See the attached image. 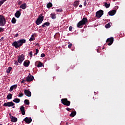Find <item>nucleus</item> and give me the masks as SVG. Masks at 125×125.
Instances as JSON below:
<instances>
[{"label": "nucleus", "mask_w": 125, "mask_h": 125, "mask_svg": "<svg viewBox=\"0 0 125 125\" xmlns=\"http://www.w3.org/2000/svg\"><path fill=\"white\" fill-rule=\"evenodd\" d=\"M108 14L109 15H110V16H113V15H115V14H116V10H113L111 11H109L108 12Z\"/></svg>", "instance_id": "19"}, {"label": "nucleus", "mask_w": 125, "mask_h": 125, "mask_svg": "<svg viewBox=\"0 0 125 125\" xmlns=\"http://www.w3.org/2000/svg\"><path fill=\"white\" fill-rule=\"evenodd\" d=\"M29 55H30V57H32L33 56V52L30 51L29 53Z\"/></svg>", "instance_id": "42"}, {"label": "nucleus", "mask_w": 125, "mask_h": 125, "mask_svg": "<svg viewBox=\"0 0 125 125\" xmlns=\"http://www.w3.org/2000/svg\"><path fill=\"white\" fill-rule=\"evenodd\" d=\"M17 88V84H14L12 85L9 89V91L11 92V91H13V89H16Z\"/></svg>", "instance_id": "15"}, {"label": "nucleus", "mask_w": 125, "mask_h": 125, "mask_svg": "<svg viewBox=\"0 0 125 125\" xmlns=\"http://www.w3.org/2000/svg\"><path fill=\"white\" fill-rule=\"evenodd\" d=\"M62 103L65 106H70V104H71V102L69 101H68V99H62L61 100Z\"/></svg>", "instance_id": "6"}, {"label": "nucleus", "mask_w": 125, "mask_h": 125, "mask_svg": "<svg viewBox=\"0 0 125 125\" xmlns=\"http://www.w3.org/2000/svg\"><path fill=\"white\" fill-rule=\"evenodd\" d=\"M42 13H41L37 18L36 21V24L37 25H40V24H42V21H43V19L44 18V17Z\"/></svg>", "instance_id": "3"}, {"label": "nucleus", "mask_w": 125, "mask_h": 125, "mask_svg": "<svg viewBox=\"0 0 125 125\" xmlns=\"http://www.w3.org/2000/svg\"><path fill=\"white\" fill-rule=\"evenodd\" d=\"M0 125H2V124H0Z\"/></svg>", "instance_id": "56"}, {"label": "nucleus", "mask_w": 125, "mask_h": 125, "mask_svg": "<svg viewBox=\"0 0 125 125\" xmlns=\"http://www.w3.org/2000/svg\"><path fill=\"white\" fill-rule=\"evenodd\" d=\"M18 36H19V34H18V33H17V34H16L15 35V37L16 38H17V37H18Z\"/></svg>", "instance_id": "47"}, {"label": "nucleus", "mask_w": 125, "mask_h": 125, "mask_svg": "<svg viewBox=\"0 0 125 125\" xmlns=\"http://www.w3.org/2000/svg\"><path fill=\"white\" fill-rule=\"evenodd\" d=\"M86 4H87L86 0H85V1H84V3H83V5H84V6H86Z\"/></svg>", "instance_id": "43"}, {"label": "nucleus", "mask_w": 125, "mask_h": 125, "mask_svg": "<svg viewBox=\"0 0 125 125\" xmlns=\"http://www.w3.org/2000/svg\"><path fill=\"white\" fill-rule=\"evenodd\" d=\"M15 16L17 18H19V17L21 16V13L19 11H17L15 14Z\"/></svg>", "instance_id": "20"}, {"label": "nucleus", "mask_w": 125, "mask_h": 125, "mask_svg": "<svg viewBox=\"0 0 125 125\" xmlns=\"http://www.w3.org/2000/svg\"><path fill=\"white\" fill-rule=\"evenodd\" d=\"M42 66H43L42 63V62H39L37 65V67L38 68H40V67H42Z\"/></svg>", "instance_id": "32"}, {"label": "nucleus", "mask_w": 125, "mask_h": 125, "mask_svg": "<svg viewBox=\"0 0 125 125\" xmlns=\"http://www.w3.org/2000/svg\"><path fill=\"white\" fill-rule=\"evenodd\" d=\"M87 23V19L86 18H83L82 21H79L77 24L78 28H82V26L85 25Z\"/></svg>", "instance_id": "4"}, {"label": "nucleus", "mask_w": 125, "mask_h": 125, "mask_svg": "<svg viewBox=\"0 0 125 125\" xmlns=\"http://www.w3.org/2000/svg\"><path fill=\"white\" fill-rule=\"evenodd\" d=\"M103 11L99 10L96 13V16L98 18H100L102 17V15H103Z\"/></svg>", "instance_id": "9"}, {"label": "nucleus", "mask_w": 125, "mask_h": 125, "mask_svg": "<svg viewBox=\"0 0 125 125\" xmlns=\"http://www.w3.org/2000/svg\"><path fill=\"white\" fill-rule=\"evenodd\" d=\"M18 64H19L18 62L17 61H16L15 62V65H16L17 66H18Z\"/></svg>", "instance_id": "46"}, {"label": "nucleus", "mask_w": 125, "mask_h": 125, "mask_svg": "<svg viewBox=\"0 0 125 125\" xmlns=\"http://www.w3.org/2000/svg\"><path fill=\"white\" fill-rule=\"evenodd\" d=\"M38 53H39V49H36V53H35L34 55H37Z\"/></svg>", "instance_id": "36"}, {"label": "nucleus", "mask_w": 125, "mask_h": 125, "mask_svg": "<svg viewBox=\"0 0 125 125\" xmlns=\"http://www.w3.org/2000/svg\"><path fill=\"white\" fill-rule=\"evenodd\" d=\"M7 0H0V7L3 4V3L5 2V1H6Z\"/></svg>", "instance_id": "28"}, {"label": "nucleus", "mask_w": 125, "mask_h": 125, "mask_svg": "<svg viewBox=\"0 0 125 125\" xmlns=\"http://www.w3.org/2000/svg\"><path fill=\"white\" fill-rule=\"evenodd\" d=\"M50 25V22H44L42 25V28H44V27H45V26L46 27H48V26H49Z\"/></svg>", "instance_id": "22"}, {"label": "nucleus", "mask_w": 125, "mask_h": 125, "mask_svg": "<svg viewBox=\"0 0 125 125\" xmlns=\"http://www.w3.org/2000/svg\"><path fill=\"white\" fill-rule=\"evenodd\" d=\"M3 40V37H1V38L0 39V41H2Z\"/></svg>", "instance_id": "51"}, {"label": "nucleus", "mask_w": 125, "mask_h": 125, "mask_svg": "<svg viewBox=\"0 0 125 125\" xmlns=\"http://www.w3.org/2000/svg\"><path fill=\"white\" fill-rule=\"evenodd\" d=\"M104 6L106 7V8H109V7H110V4L105 3H104Z\"/></svg>", "instance_id": "33"}, {"label": "nucleus", "mask_w": 125, "mask_h": 125, "mask_svg": "<svg viewBox=\"0 0 125 125\" xmlns=\"http://www.w3.org/2000/svg\"><path fill=\"white\" fill-rule=\"evenodd\" d=\"M20 8L23 10L26 9V8H27V3H24L21 4V5L20 6Z\"/></svg>", "instance_id": "16"}, {"label": "nucleus", "mask_w": 125, "mask_h": 125, "mask_svg": "<svg viewBox=\"0 0 125 125\" xmlns=\"http://www.w3.org/2000/svg\"><path fill=\"white\" fill-rule=\"evenodd\" d=\"M66 125H68V123H66Z\"/></svg>", "instance_id": "54"}, {"label": "nucleus", "mask_w": 125, "mask_h": 125, "mask_svg": "<svg viewBox=\"0 0 125 125\" xmlns=\"http://www.w3.org/2000/svg\"><path fill=\"white\" fill-rule=\"evenodd\" d=\"M79 7H81V8L83 7V5L80 4V5H79Z\"/></svg>", "instance_id": "49"}, {"label": "nucleus", "mask_w": 125, "mask_h": 125, "mask_svg": "<svg viewBox=\"0 0 125 125\" xmlns=\"http://www.w3.org/2000/svg\"><path fill=\"white\" fill-rule=\"evenodd\" d=\"M41 57H45V54H44V53H42L41 55Z\"/></svg>", "instance_id": "41"}, {"label": "nucleus", "mask_w": 125, "mask_h": 125, "mask_svg": "<svg viewBox=\"0 0 125 125\" xmlns=\"http://www.w3.org/2000/svg\"><path fill=\"white\" fill-rule=\"evenodd\" d=\"M24 94L26 96H28V97H31V96L32 95V93H31L30 91H29V90H24Z\"/></svg>", "instance_id": "12"}, {"label": "nucleus", "mask_w": 125, "mask_h": 125, "mask_svg": "<svg viewBox=\"0 0 125 125\" xmlns=\"http://www.w3.org/2000/svg\"><path fill=\"white\" fill-rule=\"evenodd\" d=\"M35 40H36V39L35 38L31 37L29 39V42H32L33 41H35Z\"/></svg>", "instance_id": "35"}, {"label": "nucleus", "mask_w": 125, "mask_h": 125, "mask_svg": "<svg viewBox=\"0 0 125 125\" xmlns=\"http://www.w3.org/2000/svg\"><path fill=\"white\" fill-rule=\"evenodd\" d=\"M31 38H35V37H34V35L32 34V35H31Z\"/></svg>", "instance_id": "52"}, {"label": "nucleus", "mask_w": 125, "mask_h": 125, "mask_svg": "<svg viewBox=\"0 0 125 125\" xmlns=\"http://www.w3.org/2000/svg\"><path fill=\"white\" fill-rule=\"evenodd\" d=\"M24 95V94L21 93L19 94V97H22Z\"/></svg>", "instance_id": "38"}, {"label": "nucleus", "mask_w": 125, "mask_h": 125, "mask_svg": "<svg viewBox=\"0 0 125 125\" xmlns=\"http://www.w3.org/2000/svg\"><path fill=\"white\" fill-rule=\"evenodd\" d=\"M18 4L20 5V4H22V1H19L18 2Z\"/></svg>", "instance_id": "44"}, {"label": "nucleus", "mask_w": 125, "mask_h": 125, "mask_svg": "<svg viewBox=\"0 0 125 125\" xmlns=\"http://www.w3.org/2000/svg\"><path fill=\"white\" fill-rule=\"evenodd\" d=\"M24 104H25V105H30V102H29L28 100H25Z\"/></svg>", "instance_id": "31"}, {"label": "nucleus", "mask_w": 125, "mask_h": 125, "mask_svg": "<svg viewBox=\"0 0 125 125\" xmlns=\"http://www.w3.org/2000/svg\"><path fill=\"white\" fill-rule=\"evenodd\" d=\"M80 1H75L74 2V4H73V6H74L75 7H78V6H79V4H80Z\"/></svg>", "instance_id": "21"}, {"label": "nucleus", "mask_w": 125, "mask_h": 125, "mask_svg": "<svg viewBox=\"0 0 125 125\" xmlns=\"http://www.w3.org/2000/svg\"><path fill=\"white\" fill-rule=\"evenodd\" d=\"M34 80V76L33 75H31V74H29L27 77H26V79L25 81L26 82H32Z\"/></svg>", "instance_id": "10"}, {"label": "nucleus", "mask_w": 125, "mask_h": 125, "mask_svg": "<svg viewBox=\"0 0 125 125\" xmlns=\"http://www.w3.org/2000/svg\"><path fill=\"white\" fill-rule=\"evenodd\" d=\"M76 111H73L70 114V117H75L76 116Z\"/></svg>", "instance_id": "26"}, {"label": "nucleus", "mask_w": 125, "mask_h": 125, "mask_svg": "<svg viewBox=\"0 0 125 125\" xmlns=\"http://www.w3.org/2000/svg\"><path fill=\"white\" fill-rule=\"evenodd\" d=\"M55 11H56V12H62L63 11V9L61 8L60 9H56Z\"/></svg>", "instance_id": "30"}, {"label": "nucleus", "mask_w": 125, "mask_h": 125, "mask_svg": "<svg viewBox=\"0 0 125 125\" xmlns=\"http://www.w3.org/2000/svg\"><path fill=\"white\" fill-rule=\"evenodd\" d=\"M12 94L9 93L7 96V99L8 100H9L10 99H12Z\"/></svg>", "instance_id": "23"}, {"label": "nucleus", "mask_w": 125, "mask_h": 125, "mask_svg": "<svg viewBox=\"0 0 125 125\" xmlns=\"http://www.w3.org/2000/svg\"><path fill=\"white\" fill-rule=\"evenodd\" d=\"M10 118L11 119V122L12 123H16V122H17V118L16 117H14V116H11V114H9Z\"/></svg>", "instance_id": "13"}, {"label": "nucleus", "mask_w": 125, "mask_h": 125, "mask_svg": "<svg viewBox=\"0 0 125 125\" xmlns=\"http://www.w3.org/2000/svg\"><path fill=\"white\" fill-rule=\"evenodd\" d=\"M50 17H51L52 19L54 20L56 19V14H55V13H52L50 15Z\"/></svg>", "instance_id": "18"}, {"label": "nucleus", "mask_w": 125, "mask_h": 125, "mask_svg": "<svg viewBox=\"0 0 125 125\" xmlns=\"http://www.w3.org/2000/svg\"><path fill=\"white\" fill-rule=\"evenodd\" d=\"M12 70V67H9L8 69L6 70V73L7 74H9L10 73V71Z\"/></svg>", "instance_id": "25"}, {"label": "nucleus", "mask_w": 125, "mask_h": 125, "mask_svg": "<svg viewBox=\"0 0 125 125\" xmlns=\"http://www.w3.org/2000/svg\"><path fill=\"white\" fill-rule=\"evenodd\" d=\"M53 79H54V77H53Z\"/></svg>", "instance_id": "57"}, {"label": "nucleus", "mask_w": 125, "mask_h": 125, "mask_svg": "<svg viewBox=\"0 0 125 125\" xmlns=\"http://www.w3.org/2000/svg\"><path fill=\"white\" fill-rule=\"evenodd\" d=\"M47 8H50V7H52V3L51 2H49L47 4Z\"/></svg>", "instance_id": "27"}, {"label": "nucleus", "mask_w": 125, "mask_h": 125, "mask_svg": "<svg viewBox=\"0 0 125 125\" xmlns=\"http://www.w3.org/2000/svg\"><path fill=\"white\" fill-rule=\"evenodd\" d=\"M72 30H73V27H72V26H69V31L71 32V31H72Z\"/></svg>", "instance_id": "39"}, {"label": "nucleus", "mask_w": 125, "mask_h": 125, "mask_svg": "<svg viewBox=\"0 0 125 125\" xmlns=\"http://www.w3.org/2000/svg\"><path fill=\"white\" fill-rule=\"evenodd\" d=\"M13 102H14L15 103H19L20 102V99H14V100H13Z\"/></svg>", "instance_id": "24"}, {"label": "nucleus", "mask_w": 125, "mask_h": 125, "mask_svg": "<svg viewBox=\"0 0 125 125\" xmlns=\"http://www.w3.org/2000/svg\"><path fill=\"white\" fill-rule=\"evenodd\" d=\"M23 121L25 122L26 124H31V123H32V118L31 117H26L24 119Z\"/></svg>", "instance_id": "11"}, {"label": "nucleus", "mask_w": 125, "mask_h": 125, "mask_svg": "<svg viewBox=\"0 0 125 125\" xmlns=\"http://www.w3.org/2000/svg\"><path fill=\"white\" fill-rule=\"evenodd\" d=\"M115 0H113V1H115Z\"/></svg>", "instance_id": "53"}, {"label": "nucleus", "mask_w": 125, "mask_h": 125, "mask_svg": "<svg viewBox=\"0 0 125 125\" xmlns=\"http://www.w3.org/2000/svg\"><path fill=\"white\" fill-rule=\"evenodd\" d=\"M17 11H19V12H21V11H22V10L20 9L19 10H18Z\"/></svg>", "instance_id": "50"}, {"label": "nucleus", "mask_w": 125, "mask_h": 125, "mask_svg": "<svg viewBox=\"0 0 125 125\" xmlns=\"http://www.w3.org/2000/svg\"><path fill=\"white\" fill-rule=\"evenodd\" d=\"M14 103L11 102L5 103L3 104V106H4L5 107H12V106H14Z\"/></svg>", "instance_id": "8"}, {"label": "nucleus", "mask_w": 125, "mask_h": 125, "mask_svg": "<svg viewBox=\"0 0 125 125\" xmlns=\"http://www.w3.org/2000/svg\"><path fill=\"white\" fill-rule=\"evenodd\" d=\"M68 43H69L68 48H71V47H72V43H70V42H69Z\"/></svg>", "instance_id": "37"}, {"label": "nucleus", "mask_w": 125, "mask_h": 125, "mask_svg": "<svg viewBox=\"0 0 125 125\" xmlns=\"http://www.w3.org/2000/svg\"><path fill=\"white\" fill-rule=\"evenodd\" d=\"M24 60H25V55L23 54L19 55L18 57V62L20 63V64H22V62H23Z\"/></svg>", "instance_id": "5"}, {"label": "nucleus", "mask_w": 125, "mask_h": 125, "mask_svg": "<svg viewBox=\"0 0 125 125\" xmlns=\"http://www.w3.org/2000/svg\"><path fill=\"white\" fill-rule=\"evenodd\" d=\"M66 109L67 111H70V110H71V108H66Z\"/></svg>", "instance_id": "48"}, {"label": "nucleus", "mask_w": 125, "mask_h": 125, "mask_svg": "<svg viewBox=\"0 0 125 125\" xmlns=\"http://www.w3.org/2000/svg\"><path fill=\"white\" fill-rule=\"evenodd\" d=\"M106 42L108 43V45H112L113 42H114V38L111 37L110 38H108L106 40Z\"/></svg>", "instance_id": "7"}, {"label": "nucleus", "mask_w": 125, "mask_h": 125, "mask_svg": "<svg viewBox=\"0 0 125 125\" xmlns=\"http://www.w3.org/2000/svg\"><path fill=\"white\" fill-rule=\"evenodd\" d=\"M20 110V111H21L22 116H24V115H25V108H24V106L23 105L21 106Z\"/></svg>", "instance_id": "14"}, {"label": "nucleus", "mask_w": 125, "mask_h": 125, "mask_svg": "<svg viewBox=\"0 0 125 125\" xmlns=\"http://www.w3.org/2000/svg\"><path fill=\"white\" fill-rule=\"evenodd\" d=\"M23 43H26V40L21 39L18 41H15L12 44V45L14 46L15 48L17 49L20 48L21 46H22V45H23Z\"/></svg>", "instance_id": "1"}, {"label": "nucleus", "mask_w": 125, "mask_h": 125, "mask_svg": "<svg viewBox=\"0 0 125 125\" xmlns=\"http://www.w3.org/2000/svg\"><path fill=\"white\" fill-rule=\"evenodd\" d=\"M14 107H15V106H13V108H14Z\"/></svg>", "instance_id": "55"}, {"label": "nucleus", "mask_w": 125, "mask_h": 125, "mask_svg": "<svg viewBox=\"0 0 125 125\" xmlns=\"http://www.w3.org/2000/svg\"><path fill=\"white\" fill-rule=\"evenodd\" d=\"M6 24V19H5V17L2 15H0V26L3 27V26H5Z\"/></svg>", "instance_id": "2"}, {"label": "nucleus", "mask_w": 125, "mask_h": 125, "mask_svg": "<svg viewBox=\"0 0 125 125\" xmlns=\"http://www.w3.org/2000/svg\"><path fill=\"white\" fill-rule=\"evenodd\" d=\"M3 31H4V29L2 27H0V33L3 32Z\"/></svg>", "instance_id": "40"}, {"label": "nucleus", "mask_w": 125, "mask_h": 125, "mask_svg": "<svg viewBox=\"0 0 125 125\" xmlns=\"http://www.w3.org/2000/svg\"><path fill=\"white\" fill-rule=\"evenodd\" d=\"M11 22L12 24H15V23H16V19H15V18H13L11 20Z\"/></svg>", "instance_id": "29"}, {"label": "nucleus", "mask_w": 125, "mask_h": 125, "mask_svg": "<svg viewBox=\"0 0 125 125\" xmlns=\"http://www.w3.org/2000/svg\"><path fill=\"white\" fill-rule=\"evenodd\" d=\"M25 82H26V80H23L21 82V83H25Z\"/></svg>", "instance_id": "45"}, {"label": "nucleus", "mask_w": 125, "mask_h": 125, "mask_svg": "<svg viewBox=\"0 0 125 125\" xmlns=\"http://www.w3.org/2000/svg\"><path fill=\"white\" fill-rule=\"evenodd\" d=\"M29 65H30V61H25L23 62V66L24 67H29Z\"/></svg>", "instance_id": "17"}, {"label": "nucleus", "mask_w": 125, "mask_h": 125, "mask_svg": "<svg viewBox=\"0 0 125 125\" xmlns=\"http://www.w3.org/2000/svg\"><path fill=\"white\" fill-rule=\"evenodd\" d=\"M110 27H111V25H110V23H107L105 25V27L106 28V29L110 28Z\"/></svg>", "instance_id": "34"}]
</instances>
